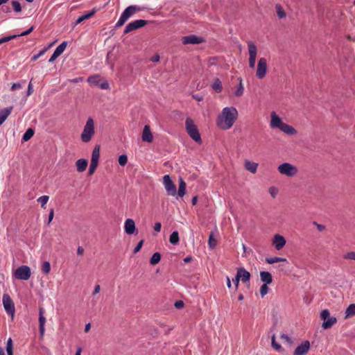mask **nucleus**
I'll list each match as a JSON object with an SVG mask.
<instances>
[{
	"label": "nucleus",
	"instance_id": "60",
	"mask_svg": "<svg viewBox=\"0 0 355 355\" xmlns=\"http://www.w3.org/2000/svg\"><path fill=\"white\" fill-rule=\"evenodd\" d=\"M53 216H54V210L53 209H51L49 211V221H48V224H49L51 220H53Z\"/></svg>",
	"mask_w": 355,
	"mask_h": 355
},
{
	"label": "nucleus",
	"instance_id": "1",
	"mask_svg": "<svg viewBox=\"0 0 355 355\" xmlns=\"http://www.w3.org/2000/svg\"><path fill=\"white\" fill-rule=\"evenodd\" d=\"M238 115V111L234 107H224L217 118V125L222 130H229L236 121Z\"/></svg>",
	"mask_w": 355,
	"mask_h": 355
},
{
	"label": "nucleus",
	"instance_id": "50",
	"mask_svg": "<svg viewBox=\"0 0 355 355\" xmlns=\"http://www.w3.org/2000/svg\"><path fill=\"white\" fill-rule=\"evenodd\" d=\"M12 5L13 6L14 10L16 12H21V4L19 2L17 1H12Z\"/></svg>",
	"mask_w": 355,
	"mask_h": 355
},
{
	"label": "nucleus",
	"instance_id": "52",
	"mask_svg": "<svg viewBox=\"0 0 355 355\" xmlns=\"http://www.w3.org/2000/svg\"><path fill=\"white\" fill-rule=\"evenodd\" d=\"M343 258L346 259L355 260V252H351L343 255Z\"/></svg>",
	"mask_w": 355,
	"mask_h": 355
},
{
	"label": "nucleus",
	"instance_id": "56",
	"mask_svg": "<svg viewBox=\"0 0 355 355\" xmlns=\"http://www.w3.org/2000/svg\"><path fill=\"white\" fill-rule=\"evenodd\" d=\"M239 281H240V277H239L238 274L236 273V277L232 279V282L234 283L236 289H237L239 287Z\"/></svg>",
	"mask_w": 355,
	"mask_h": 355
},
{
	"label": "nucleus",
	"instance_id": "41",
	"mask_svg": "<svg viewBox=\"0 0 355 355\" xmlns=\"http://www.w3.org/2000/svg\"><path fill=\"white\" fill-rule=\"evenodd\" d=\"M272 347L277 352H282L284 349H282V346L276 343L275 341V336L273 335L272 336V342H271Z\"/></svg>",
	"mask_w": 355,
	"mask_h": 355
},
{
	"label": "nucleus",
	"instance_id": "62",
	"mask_svg": "<svg viewBox=\"0 0 355 355\" xmlns=\"http://www.w3.org/2000/svg\"><path fill=\"white\" fill-rule=\"evenodd\" d=\"M100 87L102 89H107L109 88V84L107 82H104L101 84Z\"/></svg>",
	"mask_w": 355,
	"mask_h": 355
},
{
	"label": "nucleus",
	"instance_id": "16",
	"mask_svg": "<svg viewBox=\"0 0 355 355\" xmlns=\"http://www.w3.org/2000/svg\"><path fill=\"white\" fill-rule=\"evenodd\" d=\"M237 274L243 283H249L251 275L244 268H239L237 269Z\"/></svg>",
	"mask_w": 355,
	"mask_h": 355
},
{
	"label": "nucleus",
	"instance_id": "9",
	"mask_svg": "<svg viewBox=\"0 0 355 355\" xmlns=\"http://www.w3.org/2000/svg\"><path fill=\"white\" fill-rule=\"evenodd\" d=\"M163 184L168 195L175 196L177 194L176 187L168 175L164 176Z\"/></svg>",
	"mask_w": 355,
	"mask_h": 355
},
{
	"label": "nucleus",
	"instance_id": "38",
	"mask_svg": "<svg viewBox=\"0 0 355 355\" xmlns=\"http://www.w3.org/2000/svg\"><path fill=\"white\" fill-rule=\"evenodd\" d=\"M208 245L211 249H214L217 245V241L214 238L212 232L209 236Z\"/></svg>",
	"mask_w": 355,
	"mask_h": 355
},
{
	"label": "nucleus",
	"instance_id": "8",
	"mask_svg": "<svg viewBox=\"0 0 355 355\" xmlns=\"http://www.w3.org/2000/svg\"><path fill=\"white\" fill-rule=\"evenodd\" d=\"M329 315L327 309L323 310L320 313V318L324 321L322 327L325 329L331 328L337 321L336 318L330 317Z\"/></svg>",
	"mask_w": 355,
	"mask_h": 355
},
{
	"label": "nucleus",
	"instance_id": "58",
	"mask_svg": "<svg viewBox=\"0 0 355 355\" xmlns=\"http://www.w3.org/2000/svg\"><path fill=\"white\" fill-rule=\"evenodd\" d=\"M280 338H281L282 339L284 340L285 341H286V342H287L288 343H289V344H291V343H292V340H291V338L288 336H287V335H286V334H282V335L280 336Z\"/></svg>",
	"mask_w": 355,
	"mask_h": 355
},
{
	"label": "nucleus",
	"instance_id": "59",
	"mask_svg": "<svg viewBox=\"0 0 355 355\" xmlns=\"http://www.w3.org/2000/svg\"><path fill=\"white\" fill-rule=\"evenodd\" d=\"M33 93V87L31 80L30 81L28 86L27 96H31Z\"/></svg>",
	"mask_w": 355,
	"mask_h": 355
},
{
	"label": "nucleus",
	"instance_id": "49",
	"mask_svg": "<svg viewBox=\"0 0 355 355\" xmlns=\"http://www.w3.org/2000/svg\"><path fill=\"white\" fill-rule=\"evenodd\" d=\"M48 51V48H44L42 50H41L39 53L36 54V55H34L31 60L33 61H35L37 60L40 57H41L42 55H43L46 51Z\"/></svg>",
	"mask_w": 355,
	"mask_h": 355
},
{
	"label": "nucleus",
	"instance_id": "35",
	"mask_svg": "<svg viewBox=\"0 0 355 355\" xmlns=\"http://www.w3.org/2000/svg\"><path fill=\"white\" fill-rule=\"evenodd\" d=\"M169 241L173 245H175L179 242V234L178 232L175 231L171 234Z\"/></svg>",
	"mask_w": 355,
	"mask_h": 355
},
{
	"label": "nucleus",
	"instance_id": "27",
	"mask_svg": "<svg viewBox=\"0 0 355 355\" xmlns=\"http://www.w3.org/2000/svg\"><path fill=\"white\" fill-rule=\"evenodd\" d=\"M245 167L246 170L249 171L252 173H255L257 170L258 164L255 162H252L250 161H245Z\"/></svg>",
	"mask_w": 355,
	"mask_h": 355
},
{
	"label": "nucleus",
	"instance_id": "55",
	"mask_svg": "<svg viewBox=\"0 0 355 355\" xmlns=\"http://www.w3.org/2000/svg\"><path fill=\"white\" fill-rule=\"evenodd\" d=\"M34 30V26H31L30 28H28V30H26V31H24L22 33H21L20 34H18L17 35L19 36H26V35H29Z\"/></svg>",
	"mask_w": 355,
	"mask_h": 355
},
{
	"label": "nucleus",
	"instance_id": "2",
	"mask_svg": "<svg viewBox=\"0 0 355 355\" xmlns=\"http://www.w3.org/2000/svg\"><path fill=\"white\" fill-rule=\"evenodd\" d=\"M141 8L137 6H130L127 7L121 15L118 21L116 24V27L122 26L135 13L139 12Z\"/></svg>",
	"mask_w": 355,
	"mask_h": 355
},
{
	"label": "nucleus",
	"instance_id": "51",
	"mask_svg": "<svg viewBox=\"0 0 355 355\" xmlns=\"http://www.w3.org/2000/svg\"><path fill=\"white\" fill-rule=\"evenodd\" d=\"M272 198H275L278 193V189L275 187H270L268 190Z\"/></svg>",
	"mask_w": 355,
	"mask_h": 355
},
{
	"label": "nucleus",
	"instance_id": "18",
	"mask_svg": "<svg viewBox=\"0 0 355 355\" xmlns=\"http://www.w3.org/2000/svg\"><path fill=\"white\" fill-rule=\"evenodd\" d=\"M135 223L132 219L128 218L124 225V230L127 234H132L135 231Z\"/></svg>",
	"mask_w": 355,
	"mask_h": 355
},
{
	"label": "nucleus",
	"instance_id": "15",
	"mask_svg": "<svg viewBox=\"0 0 355 355\" xmlns=\"http://www.w3.org/2000/svg\"><path fill=\"white\" fill-rule=\"evenodd\" d=\"M270 125L272 128H280L283 125L284 122L282 119L277 115L275 112H271L270 114Z\"/></svg>",
	"mask_w": 355,
	"mask_h": 355
},
{
	"label": "nucleus",
	"instance_id": "6",
	"mask_svg": "<svg viewBox=\"0 0 355 355\" xmlns=\"http://www.w3.org/2000/svg\"><path fill=\"white\" fill-rule=\"evenodd\" d=\"M3 304L6 313L10 315L12 320H13L15 313V308L14 302L9 295L3 294Z\"/></svg>",
	"mask_w": 355,
	"mask_h": 355
},
{
	"label": "nucleus",
	"instance_id": "46",
	"mask_svg": "<svg viewBox=\"0 0 355 355\" xmlns=\"http://www.w3.org/2000/svg\"><path fill=\"white\" fill-rule=\"evenodd\" d=\"M25 83V80H22L21 83H13L11 86V88L10 89L12 91H15V90H17V89H20L23 87V85Z\"/></svg>",
	"mask_w": 355,
	"mask_h": 355
},
{
	"label": "nucleus",
	"instance_id": "39",
	"mask_svg": "<svg viewBox=\"0 0 355 355\" xmlns=\"http://www.w3.org/2000/svg\"><path fill=\"white\" fill-rule=\"evenodd\" d=\"M6 351L8 355H13L12 340L11 338H9L7 340Z\"/></svg>",
	"mask_w": 355,
	"mask_h": 355
},
{
	"label": "nucleus",
	"instance_id": "36",
	"mask_svg": "<svg viewBox=\"0 0 355 355\" xmlns=\"http://www.w3.org/2000/svg\"><path fill=\"white\" fill-rule=\"evenodd\" d=\"M275 10H276V12H277L278 17L280 19L286 17V13L281 5L277 4L275 6Z\"/></svg>",
	"mask_w": 355,
	"mask_h": 355
},
{
	"label": "nucleus",
	"instance_id": "7",
	"mask_svg": "<svg viewBox=\"0 0 355 355\" xmlns=\"http://www.w3.org/2000/svg\"><path fill=\"white\" fill-rule=\"evenodd\" d=\"M31 275V268L27 266H21L14 272L16 279L28 280Z\"/></svg>",
	"mask_w": 355,
	"mask_h": 355
},
{
	"label": "nucleus",
	"instance_id": "54",
	"mask_svg": "<svg viewBox=\"0 0 355 355\" xmlns=\"http://www.w3.org/2000/svg\"><path fill=\"white\" fill-rule=\"evenodd\" d=\"M257 57H249V67L251 69H254L255 67Z\"/></svg>",
	"mask_w": 355,
	"mask_h": 355
},
{
	"label": "nucleus",
	"instance_id": "57",
	"mask_svg": "<svg viewBox=\"0 0 355 355\" xmlns=\"http://www.w3.org/2000/svg\"><path fill=\"white\" fill-rule=\"evenodd\" d=\"M175 307L178 309H180L184 306V302L182 300H178L175 302Z\"/></svg>",
	"mask_w": 355,
	"mask_h": 355
},
{
	"label": "nucleus",
	"instance_id": "42",
	"mask_svg": "<svg viewBox=\"0 0 355 355\" xmlns=\"http://www.w3.org/2000/svg\"><path fill=\"white\" fill-rule=\"evenodd\" d=\"M49 198L48 196H42L37 199V202L41 204V207L44 209L46 208V205L49 200Z\"/></svg>",
	"mask_w": 355,
	"mask_h": 355
},
{
	"label": "nucleus",
	"instance_id": "10",
	"mask_svg": "<svg viewBox=\"0 0 355 355\" xmlns=\"http://www.w3.org/2000/svg\"><path fill=\"white\" fill-rule=\"evenodd\" d=\"M267 72V60L265 58H259L257 64L256 76L259 79H263Z\"/></svg>",
	"mask_w": 355,
	"mask_h": 355
},
{
	"label": "nucleus",
	"instance_id": "20",
	"mask_svg": "<svg viewBox=\"0 0 355 355\" xmlns=\"http://www.w3.org/2000/svg\"><path fill=\"white\" fill-rule=\"evenodd\" d=\"M279 130L288 135H293L297 132L296 130L293 127L285 123H283Z\"/></svg>",
	"mask_w": 355,
	"mask_h": 355
},
{
	"label": "nucleus",
	"instance_id": "47",
	"mask_svg": "<svg viewBox=\"0 0 355 355\" xmlns=\"http://www.w3.org/2000/svg\"><path fill=\"white\" fill-rule=\"evenodd\" d=\"M98 164L95 163V162H90V166H89V172H88V174L89 175H92L94 174V173L95 172V171L98 166Z\"/></svg>",
	"mask_w": 355,
	"mask_h": 355
},
{
	"label": "nucleus",
	"instance_id": "25",
	"mask_svg": "<svg viewBox=\"0 0 355 355\" xmlns=\"http://www.w3.org/2000/svg\"><path fill=\"white\" fill-rule=\"evenodd\" d=\"M43 309H40V317H39V323H40V332L41 335H43L44 333V324L46 322V318L43 315Z\"/></svg>",
	"mask_w": 355,
	"mask_h": 355
},
{
	"label": "nucleus",
	"instance_id": "28",
	"mask_svg": "<svg viewBox=\"0 0 355 355\" xmlns=\"http://www.w3.org/2000/svg\"><path fill=\"white\" fill-rule=\"evenodd\" d=\"M248 48L249 57H257V46L252 42H248Z\"/></svg>",
	"mask_w": 355,
	"mask_h": 355
},
{
	"label": "nucleus",
	"instance_id": "61",
	"mask_svg": "<svg viewBox=\"0 0 355 355\" xmlns=\"http://www.w3.org/2000/svg\"><path fill=\"white\" fill-rule=\"evenodd\" d=\"M100 291H101L100 285H98V284L96 285L95 288H94V291L92 293V295H94L100 292Z\"/></svg>",
	"mask_w": 355,
	"mask_h": 355
},
{
	"label": "nucleus",
	"instance_id": "44",
	"mask_svg": "<svg viewBox=\"0 0 355 355\" xmlns=\"http://www.w3.org/2000/svg\"><path fill=\"white\" fill-rule=\"evenodd\" d=\"M159 325L160 326L161 328L163 329V330L161 331L160 332H163L166 335L168 334L170 332V331L173 329V327H166L162 322H159Z\"/></svg>",
	"mask_w": 355,
	"mask_h": 355
},
{
	"label": "nucleus",
	"instance_id": "64",
	"mask_svg": "<svg viewBox=\"0 0 355 355\" xmlns=\"http://www.w3.org/2000/svg\"><path fill=\"white\" fill-rule=\"evenodd\" d=\"M84 253V249L83 247L79 246L77 249V254L79 255H82Z\"/></svg>",
	"mask_w": 355,
	"mask_h": 355
},
{
	"label": "nucleus",
	"instance_id": "4",
	"mask_svg": "<svg viewBox=\"0 0 355 355\" xmlns=\"http://www.w3.org/2000/svg\"><path fill=\"white\" fill-rule=\"evenodd\" d=\"M278 172L282 175L288 178H293L298 173L297 166L288 162H284L277 167Z\"/></svg>",
	"mask_w": 355,
	"mask_h": 355
},
{
	"label": "nucleus",
	"instance_id": "13",
	"mask_svg": "<svg viewBox=\"0 0 355 355\" xmlns=\"http://www.w3.org/2000/svg\"><path fill=\"white\" fill-rule=\"evenodd\" d=\"M309 349L310 343L309 340H305L295 349L293 355H306Z\"/></svg>",
	"mask_w": 355,
	"mask_h": 355
},
{
	"label": "nucleus",
	"instance_id": "17",
	"mask_svg": "<svg viewBox=\"0 0 355 355\" xmlns=\"http://www.w3.org/2000/svg\"><path fill=\"white\" fill-rule=\"evenodd\" d=\"M141 139L143 141L150 143L153 140V136L150 131V126L146 125L144 128Z\"/></svg>",
	"mask_w": 355,
	"mask_h": 355
},
{
	"label": "nucleus",
	"instance_id": "19",
	"mask_svg": "<svg viewBox=\"0 0 355 355\" xmlns=\"http://www.w3.org/2000/svg\"><path fill=\"white\" fill-rule=\"evenodd\" d=\"M12 107H9L4 108L0 111V125H2L3 123L6 120L8 116L10 114L12 111Z\"/></svg>",
	"mask_w": 355,
	"mask_h": 355
},
{
	"label": "nucleus",
	"instance_id": "48",
	"mask_svg": "<svg viewBox=\"0 0 355 355\" xmlns=\"http://www.w3.org/2000/svg\"><path fill=\"white\" fill-rule=\"evenodd\" d=\"M128 162V157L125 155H121L119 157V164L123 166Z\"/></svg>",
	"mask_w": 355,
	"mask_h": 355
},
{
	"label": "nucleus",
	"instance_id": "40",
	"mask_svg": "<svg viewBox=\"0 0 355 355\" xmlns=\"http://www.w3.org/2000/svg\"><path fill=\"white\" fill-rule=\"evenodd\" d=\"M42 270L44 274H49L51 271V264L49 261H44L42 265Z\"/></svg>",
	"mask_w": 355,
	"mask_h": 355
},
{
	"label": "nucleus",
	"instance_id": "21",
	"mask_svg": "<svg viewBox=\"0 0 355 355\" xmlns=\"http://www.w3.org/2000/svg\"><path fill=\"white\" fill-rule=\"evenodd\" d=\"M88 162L85 159H79L76 162V166L77 168V171L79 173H82L86 170Z\"/></svg>",
	"mask_w": 355,
	"mask_h": 355
},
{
	"label": "nucleus",
	"instance_id": "29",
	"mask_svg": "<svg viewBox=\"0 0 355 355\" xmlns=\"http://www.w3.org/2000/svg\"><path fill=\"white\" fill-rule=\"evenodd\" d=\"M67 46V42H62L59 46L56 47V49L54 51V53L56 54L58 57H59L65 50L66 47Z\"/></svg>",
	"mask_w": 355,
	"mask_h": 355
},
{
	"label": "nucleus",
	"instance_id": "11",
	"mask_svg": "<svg viewBox=\"0 0 355 355\" xmlns=\"http://www.w3.org/2000/svg\"><path fill=\"white\" fill-rule=\"evenodd\" d=\"M146 24L147 21L144 19H137L135 21H131L125 26L123 33L124 34H127L141 27H143Z\"/></svg>",
	"mask_w": 355,
	"mask_h": 355
},
{
	"label": "nucleus",
	"instance_id": "31",
	"mask_svg": "<svg viewBox=\"0 0 355 355\" xmlns=\"http://www.w3.org/2000/svg\"><path fill=\"white\" fill-rule=\"evenodd\" d=\"M354 315H355V304H352L345 311V318H351Z\"/></svg>",
	"mask_w": 355,
	"mask_h": 355
},
{
	"label": "nucleus",
	"instance_id": "33",
	"mask_svg": "<svg viewBox=\"0 0 355 355\" xmlns=\"http://www.w3.org/2000/svg\"><path fill=\"white\" fill-rule=\"evenodd\" d=\"M100 81L98 75H94L88 77L87 82L92 85H98Z\"/></svg>",
	"mask_w": 355,
	"mask_h": 355
},
{
	"label": "nucleus",
	"instance_id": "14",
	"mask_svg": "<svg viewBox=\"0 0 355 355\" xmlns=\"http://www.w3.org/2000/svg\"><path fill=\"white\" fill-rule=\"evenodd\" d=\"M272 245L276 250H280L286 245V239L280 234H275L272 239Z\"/></svg>",
	"mask_w": 355,
	"mask_h": 355
},
{
	"label": "nucleus",
	"instance_id": "12",
	"mask_svg": "<svg viewBox=\"0 0 355 355\" xmlns=\"http://www.w3.org/2000/svg\"><path fill=\"white\" fill-rule=\"evenodd\" d=\"M203 42V39L194 35H189L182 37V44H198Z\"/></svg>",
	"mask_w": 355,
	"mask_h": 355
},
{
	"label": "nucleus",
	"instance_id": "5",
	"mask_svg": "<svg viewBox=\"0 0 355 355\" xmlns=\"http://www.w3.org/2000/svg\"><path fill=\"white\" fill-rule=\"evenodd\" d=\"M94 134V125L92 119H89L81 134V139L83 142H89Z\"/></svg>",
	"mask_w": 355,
	"mask_h": 355
},
{
	"label": "nucleus",
	"instance_id": "30",
	"mask_svg": "<svg viewBox=\"0 0 355 355\" xmlns=\"http://www.w3.org/2000/svg\"><path fill=\"white\" fill-rule=\"evenodd\" d=\"M238 80L239 82V87L234 92V95L236 96H241L243 94L244 92V87L243 85V80L241 78H239Z\"/></svg>",
	"mask_w": 355,
	"mask_h": 355
},
{
	"label": "nucleus",
	"instance_id": "53",
	"mask_svg": "<svg viewBox=\"0 0 355 355\" xmlns=\"http://www.w3.org/2000/svg\"><path fill=\"white\" fill-rule=\"evenodd\" d=\"M143 244H144V240H141V241L138 243V244L137 245V246L135 248V249L133 250V253H134V254L137 253V252L141 250V248H142Z\"/></svg>",
	"mask_w": 355,
	"mask_h": 355
},
{
	"label": "nucleus",
	"instance_id": "45",
	"mask_svg": "<svg viewBox=\"0 0 355 355\" xmlns=\"http://www.w3.org/2000/svg\"><path fill=\"white\" fill-rule=\"evenodd\" d=\"M267 284H263L260 288V294L262 297L268 293L269 288Z\"/></svg>",
	"mask_w": 355,
	"mask_h": 355
},
{
	"label": "nucleus",
	"instance_id": "22",
	"mask_svg": "<svg viewBox=\"0 0 355 355\" xmlns=\"http://www.w3.org/2000/svg\"><path fill=\"white\" fill-rule=\"evenodd\" d=\"M186 188H187L186 182L184 181V180L182 178H180L179 180V188H178V191L177 192V194L180 198H182L185 195Z\"/></svg>",
	"mask_w": 355,
	"mask_h": 355
},
{
	"label": "nucleus",
	"instance_id": "26",
	"mask_svg": "<svg viewBox=\"0 0 355 355\" xmlns=\"http://www.w3.org/2000/svg\"><path fill=\"white\" fill-rule=\"evenodd\" d=\"M100 157V146L96 145L93 149L92 153L91 162L98 164V160Z\"/></svg>",
	"mask_w": 355,
	"mask_h": 355
},
{
	"label": "nucleus",
	"instance_id": "23",
	"mask_svg": "<svg viewBox=\"0 0 355 355\" xmlns=\"http://www.w3.org/2000/svg\"><path fill=\"white\" fill-rule=\"evenodd\" d=\"M260 278L261 282H263L264 284H270L272 282V277L269 272L261 271L260 272Z\"/></svg>",
	"mask_w": 355,
	"mask_h": 355
},
{
	"label": "nucleus",
	"instance_id": "24",
	"mask_svg": "<svg viewBox=\"0 0 355 355\" xmlns=\"http://www.w3.org/2000/svg\"><path fill=\"white\" fill-rule=\"evenodd\" d=\"M96 13V10L94 9H93L92 10L83 15L82 16L79 17L76 22H75V26L80 24L81 22H83V21L86 20V19H89L90 17H92L94 14Z\"/></svg>",
	"mask_w": 355,
	"mask_h": 355
},
{
	"label": "nucleus",
	"instance_id": "43",
	"mask_svg": "<svg viewBox=\"0 0 355 355\" xmlns=\"http://www.w3.org/2000/svg\"><path fill=\"white\" fill-rule=\"evenodd\" d=\"M17 37H19V35H12L1 37V38H0V44H3L7 42H9L13 39L17 38Z\"/></svg>",
	"mask_w": 355,
	"mask_h": 355
},
{
	"label": "nucleus",
	"instance_id": "63",
	"mask_svg": "<svg viewBox=\"0 0 355 355\" xmlns=\"http://www.w3.org/2000/svg\"><path fill=\"white\" fill-rule=\"evenodd\" d=\"M314 224L317 226V228L320 232H322L325 229V227L323 225L318 224L317 223H314Z\"/></svg>",
	"mask_w": 355,
	"mask_h": 355
},
{
	"label": "nucleus",
	"instance_id": "3",
	"mask_svg": "<svg viewBox=\"0 0 355 355\" xmlns=\"http://www.w3.org/2000/svg\"><path fill=\"white\" fill-rule=\"evenodd\" d=\"M186 130L190 137L197 143L201 142V137L197 126L191 118H187L185 121Z\"/></svg>",
	"mask_w": 355,
	"mask_h": 355
},
{
	"label": "nucleus",
	"instance_id": "32",
	"mask_svg": "<svg viewBox=\"0 0 355 355\" xmlns=\"http://www.w3.org/2000/svg\"><path fill=\"white\" fill-rule=\"evenodd\" d=\"M266 261L269 264H273L275 263L286 261V259L282 258V257H274L266 258Z\"/></svg>",
	"mask_w": 355,
	"mask_h": 355
},
{
	"label": "nucleus",
	"instance_id": "34",
	"mask_svg": "<svg viewBox=\"0 0 355 355\" xmlns=\"http://www.w3.org/2000/svg\"><path fill=\"white\" fill-rule=\"evenodd\" d=\"M212 88L214 89L216 92H220L222 91L223 87L222 83L219 80V79H216L214 82L212 84Z\"/></svg>",
	"mask_w": 355,
	"mask_h": 355
},
{
	"label": "nucleus",
	"instance_id": "37",
	"mask_svg": "<svg viewBox=\"0 0 355 355\" xmlns=\"http://www.w3.org/2000/svg\"><path fill=\"white\" fill-rule=\"evenodd\" d=\"M34 135V130L32 128H28L22 137L24 141H28Z\"/></svg>",
	"mask_w": 355,
	"mask_h": 355
}]
</instances>
